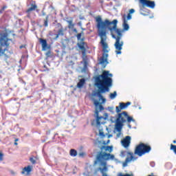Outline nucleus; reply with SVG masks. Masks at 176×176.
Masks as SVG:
<instances>
[{
    "label": "nucleus",
    "mask_w": 176,
    "mask_h": 176,
    "mask_svg": "<svg viewBox=\"0 0 176 176\" xmlns=\"http://www.w3.org/2000/svg\"><path fill=\"white\" fill-rule=\"evenodd\" d=\"M170 151H173L174 153L176 155V145L173 144H170Z\"/></svg>",
    "instance_id": "24"
},
{
    "label": "nucleus",
    "mask_w": 176,
    "mask_h": 176,
    "mask_svg": "<svg viewBox=\"0 0 176 176\" xmlns=\"http://www.w3.org/2000/svg\"><path fill=\"white\" fill-rule=\"evenodd\" d=\"M14 145H18L17 142H14Z\"/></svg>",
    "instance_id": "38"
},
{
    "label": "nucleus",
    "mask_w": 176,
    "mask_h": 176,
    "mask_svg": "<svg viewBox=\"0 0 176 176\" xmlns=\"http://www.w3.org/2000/svg\"><path fill=\"white\" fill-rule=\"evenodd\" d=\"M110 159L113 160V159H115V155L111 153H107L102 150L96 155L97 162L100 163L103 167H107V161L109 160Z\"/></svg>",
    "instance_id": "4"
},
{
    "label": "nucleus",
    "mask_w": 176,
    "mask_h": 176,
    "mask_svg": "<svg viewBox=\"0 0 176 176\" xmlns=\"http://www.w3.org/2000/svg\"><path fill=\"white\" fill-rule=\"evenodd\" d=\"M2 13H3V10H2V9L0 10V14H2Z\"/></svg>",
    "instance_id": "35"
},
{
    "label": "nucleus",
    "mask_w": 176,
    "mask_h": 176,
    "mask_svg": "<svg viewBox=\"0 0 176 176\" xmlns=\"http://www.w3.org/2000/svg\"><path fill=\"white\" fill-rule=\"evenodd\" d=\"M100 135H104V133L100 132Z\"/></svg>",
    "instance_id": "36"
},
{
    "label": "nucleus",
    "mask_w": 176,
    "mask_h": 176,
    "mask_svg": "<svg viewBox=\"0 0 176 176\" xmlns=\"http://www.w3.org/2000/svg\"><path fill=\"white\" fill-rule=\"evenodd\" d=\"M72 30L73 32H75L76 34H78V30H76V28H73Z\"/></svg>",
    "instance_id": "30"
},
{
    "label": "nucleus",
    "mask_w": 176,
    "mask_h": 176,
    "mask_svg": "<svg viewBox=\"0 0 176 176\" xmlns=\"http://www.w3.org/2000/svg\"><path fill=\"white\" fill-rule=\"evenodd\" d=\"M70 156H73V157H75L76 156H78V151H76V150L72 148L70 150Z\"/></svg>",
    "instance_id": "22"
},
{
    "label": "nucleus",
    "mask_w": 176,
    "mask_h": 176,
    "mask_svg": "<svg viewBox=\"0 0 176 176\" xmlns=\"http://www.w3.org/2000/svg\"><path fill=\"white\" fill-rule=\"evenodd\" d=\"M45 56L46 57L49 58V57H52V51H48L45 53Z\"/></svg>",
    "instance_id": "27"
},
{
    "label": "nucleus",
    "mask_w": 176,
    "mask_h": 176,
    "mask_svg": "<svg viewBox=\"0 0 176 176\" xmlns=\"http://www.w3.org/2000/svg\"><path fill=\"white\" fill-rule=\"evenodd\" d=\"M151 149H152L151 146L140 143L135 147V155H138V156L140 157L143 156V155H145L146 153H149Z\"/></svg>",
    "instance_id": "7"
},
{
    "label": "nucleus",
    "mask_w": 176,
    "mask_h": 176,
    "mask_svg": "<svg viewBox=\"0 0 176 176\" xmlns=\"http://www.w3.org/2000/svg\"><path fill=\"white\" fill-rule=\"evenodd\" d=\"M122 21H123V29L124 30V31H128L129 28H130V27L129 26V24L127 23V18L126 17V14H124L122 16Z\"/></svg>",
    "instance_id": "12"
},
{
    "label": "nucleus",
    "mask_w": 176,
    "mask_h": 176,
    "mask_svg": "<svg viewBox=\"0 0 176 176\" xmlns=\"http://www.w3.org/2000/svg\"><path fill=\"white\" fill-rule=\"evenodd\" d=\"M44 27H49V15H47L44 20Z\"/></svg>",
    "instance_id": "23"
},
{
    "label": "nucleus",
    "mask_w": 176,
    "mask_h": 176,
    "mask_svg": "<svg viewBox=\"0 0 176 176\" xmlns=\"http://www.w3.org/2000/svg\"><path fill=\"white\" fill-rule=\"evenodd\" d=\"M134 159V156L133 155V153L129 152L127 153V157L125 160V163H129V162H131Z\"/></svg>",
    "instance_id": "17"
},
{
    "label": "nucleus",
    "mask_w": 176,
    "mask_h": 176,
    "mask_svg": "<svg viewBox=\"0 0 176 176\" xmlns=\"http://www.w3.org/2000/svg\"><path fill=\"white\" fill-rule=\"evenodd\" d=\"M131 102H127L126 103L124 102H120V107L117 106L116 107V112L117 113H119L120 112H122V109H126L129 107V105H131Z\"/></svg>",
    "instance_id": "9"
},
{
    "label": "nucleus",
    "mask_w": 176,
    "mask_h": 176,
    "mask_svg": "<svg viewBox=\"0 0 176 176\" xmlns=\"http://www.w3.org/2000/svg\"><path fill=\"white\" fill-rule=\"evenodd\" d=\"M142 6L143 8H145V6H146V8H150V9H155V6H156V4L153 1L144 0L142 3Z\"/></svg>",
    "instance_id": "10"
},
{
    "label": "nucleus",
    "mask_w": 176,
    "mask_h": 176,
    "mask_svg": "<svg viewBox=\"0 0 176 176\" xmlns=\"http://www.w3.org/2000/svg\"><path fill=\"white\" fill-rule=\"evenodd\" d=\"M85 82L86 80H85V78H81L77 84V87H78V89H81V87H83V85H85Z\"/></svg>",
    "instance_id": "19"
},
{
    "label": "nucleus",
    "mask_w": 176,
    "mask_h": 176,
    "mask_svg": "<svg viewBox=\"0 0 176 176\" xmlns=\"http://www.w3.org/2000/svg\"><path fill=\"white\" fill-rule=\"evenodd\" d=\"M78 155H79L80 157H83V156H85V155H86V153L81 152V153H79Z\"/></svg>",
    "instance_id": "29"
},
{
    "label": "nucleus",
    "mask_w": 176,
    "mask_h": 176,
    "mask_svg": "<svg viewBox=\"0 0 176 176\" xmlns=\"http://www.w3.org/2000/svg\"><path fill=\"white\" fill-rule=\"evenodd\" d=\"M134 12H135V10L133 8L129 10V12L128 13L127 16L126 15V20H131L132 19L131 14H133Z\"/></svg>",
    "instance_id": "20"
},
{
    "label": "nucleus",
    "mask_w": 176,
    "mask_h": 176,
    "mask_svg": "<svg viewBox=\"0 0 176 176\" xmlns=\"http://www.w3.org/2000/svg\"><path fill=\"white\" fill-rule=\"evenodd\" d=\"M47 71H49V69H47Z\"/></svg>",
    "instance_id": "41"
},
{
    "label": "nucleus",
    "mask_w": 176,
    "mask_h": 176,
    "mask_svg": "<svg viewBox=\"0 0 176 176\" xmlns=\"http://www.w3.org/2000/svg\"><path fill=\"white\" fill-rule=\"evenodd\" d=\"M38 41L42 46L43 50H46V49L47 48V41L42 38H38Z\"/></svg>",
    "instance_id": "13"
},
{
    "label": "nucleus",
    "mask_w": 176,
    "mask_h": 176,
    "mask_svg": "<svg viewBox=\"0 0 176 176\" xmlns=\"http://www.w3.org/2000/svg\"><path fill=\"white\" fill-rule=\"evenodd\" d=\"M144 1H145V0H139L140 3H141V4H142Z\"/></svg>",
    "instance_id": "34"
},
{
    "label": "nucleus",
    "mask_w": 176,
    "mask_h": 176,
    "mask_svg": "<svg viewBox=\"0 0 176 176\" xmlns=\"http://www.w3.org/2000/svg\"><path fill=\"white\" fill-rule=\"evenodd\" d=\"M96 21V28L98 30V36L100 38V45L102 48V55L100 58V64H108V57L109 53V47L107 43V32L110 31L111 35L113 39H116L114 47L116 48V54H122V49H123V41L122 39V30L118 28V20L114 19L112 21L109 19L102 20L101 16L95 17Z\"/></svg>",
    "instance_id": "1"
},
{
    "label": "nucleus",
    "mask_w": 176,
    "mask_h": 176,
    "mask_svg": "<svg viewBox=\"0 0 176 176\" xmlns=\"http://www.w3.org/2000/svg\"><path fill=\"white\" fill-rule=\"evenodd\" d=\"M85 34L83 32L81 33H78L76 35L77 40L79 41V42L77 43V46L80 50L82 52V61L84 63V68L87 67V65L89 64L87 63V56L86 55V47H87V43L85 42Z\"/></svg>",
    "instance_id": "3"
},
{
    "label": "nucleus",
    "mask_w": 176,
    "mask_h": 176,
    "mask_svg": "<svg viewBox=\"0 0 176 176\" xmlns=\"http://www.w3.org/2000/svg\"><path fill=\"white\" fill-rule=\"evenodd\" d=\"M67 21V23H68V28H69V30H73L74 27H75V24H74V23H73V19H72V18H71L70 20H67V21Z\"/></svg>",
    "instance_id": "18"
},
{
    "label": "nucleus",
    "mask_w": 176,
    "mask_h": 176,
    "mask_svg": "<svg viewBox=\"0 0 176 176\" xmlns=\"http://www.w3.org/2000/svg\"><path fill=\"white\" fill-rule=\"evenodd\" d=\"M17 141H19V139H15V142H17Z\"/></svg>",
    "instance_id": "37"
},
{
    "label": "nucleus",
    "mask_w": 176,
    "mask_h": 176,
    "mask_svg": "<svg viewBox=\"0 0 176 176\" xmlns=\"http://www.w3.org/2000/svg\"><path fill=\"white\" fill-rule=\"evenodd\" d=\"M131 142V137L130 136H126L125 138H124L121 141V144L124 148H129L130 146V144Z\"/></svg>",
    "instance_id": "11"
},
{
    "label": "nucleus",
    "mask_w": 176,
    "mask_h": 176,
    "mask_svg": "<svg viewBox=\"0 0 176 176\" xmlns=\"http://www.w3.org/2000/svg\"><path fill=\"white\" fill-rule=\"evenodd\" d=\"M30 162L32 164H36V160H38V157L32 156L30 157Z\"/></svg>",
    "instance_id": "21"
},
{
    "label": "nucleus",
    "mask_w": 176,
    "mask_h": 176,
    "mask_svg": "<svg viewBox=\"0 0 176 176\" xmlns=\"http://www.w3.org/2000/svg\"><path fill=\"white\" fill-rule=\"evenodd\" d=\"M27 14H28L27 17L28 19H31V12H29V13H27Z\"/></svg>",
    "instance_id": "31"
},
{
    "label": "nucleus",
    "mask_w": 176,
    "mask_h": 176,
    "mask_svg": "<svg viewBox=\"0 0 176 176\" xmlns=\"http://www.w3.org/2000/svg\"><path fill=\"white\" fill-rule=\"evenodd\" d=\"M173 144H176V140H173Z\"/></svg>",
    "instance_id": "39"
},
{
    "label": "nucleus",
    "mask_w": 176,
    "mask_h": 176,
    "mask_svg": "<svg viewBox=\"0 0 176 176\" xmlns=\"http://www.w3.org/2000/svg\"><path fill=\"white\" fill-rule=\"evenodd\" d=\"M30 8H29L25 12L26 13H31V12H34L36 9L38 8V6H36V3H35V1H34L33 3L30 4Z\"/></svg>",
    "instance_id": "14"
},
{
    "label": "nucleus",
    "mask_w": 176,
    "mask_h": 176,
    "mask_svg": "<svg viewBox=\"0 0 176 176\" xmlns=\"http://www.w3.org/2000/svg\"><path fill=\"white\" fill-rule=\"evenodd\" d=\"M42 16H46V12L45 11H42Z\"/></svg>",
    "instance_id": "33"
},
{
    "label": "nucleus",
    "mask_w": 176,
    "mask_h": 176,
    "mask_svg": "<svg viewBox=\"0 0 176 176\" xmlns=\"http://www.w3.org/2000/svg\"><path fill=\"white\" fill-rule=\"evenodd\" d=\"M8 33L0 34V56L5 54V52L9 50L10 44L8 43Z\"/></svg>",
    "instance_id": "5"
},
{
    "label": "nucleus",
    "mask_w": 176,
    "mask_h": 176,
    "mask_svg": "<svg viewBox=\"0 0 176 176\" xmlns=\"http://www.w3.org/2000/svg\"><path fill=\"white\" fill-rule=\"evenodd\" d=\"M57 25L59 30H58L57 33L55 34V37L54 38V41H57L58 38H60V36H64V32L65 31L61 23H57Z\"/></svg>",
    "instance_id": "8"
},
{
    "label": "nucleus",
    "mask_w": 176,
    "mask_h": 176,
    "mask_svg": "<svg viewBox=\"0 0 176 176\" xmlns=\"http://www.w3.org/2000/svg\"><path fill=\"white\" fill-rule=\"evenodd\" d=\"M103 149H104L106 152H109V153H111L113 149V147L112 146H102L100 151H102Z\"/></svg>",
    "instance_id": "16"
},
{
    "label": "nucleus",
    "mask_w": 176,
    "mask_h": 176,
    "mask_svg": "<svg viewBox=\"0 0 176 176\" xmlns=\"http://www.w3.org/2000/svg\"><path fill=\"white\" fill-rule=\"evenodd\" d=\"M112 74H109L108 71H104L102 74L96 78L95 85L98 87V91L91 94V100L94 105H95V115L96 118V124L100 126L105 118L103 116H99L100 111H104V106L100 102L102 100V102H105L106 100L102 96V93L109 91V87L112 86Z\"/></svg>",
    "instance_id": "2"
},
{
    "label": "nucleus",
    "mask_w": 176,
    "mask_h": 176,
    "mask_svg": "<svg viewBox=\"0 0 176 176\" xmlns=\"http://www.w3.org/2000/svg\"><path fill=\"white\" fill-rule=\"evenodd\" d=\"M116 96V91H115L113 93L110 94V98H111V100H113V98H115Z\"/></svg>",
    "instance_id": "26"
},
{
    "label": "nucleus",
    "mask_w": 176,
    "mask_h": 176,
    "mask_svg": "<svg viewBox=\"0 0 176 176\" xmlns=\"http://www.w3.org/2000/svg\"><path fill=\"white\" fill-rule=\"evenodd\" d=\"M3 161V153L2 151H0V162Z\"/></svg>",
    "instance_id": "28"
},
{
    "label": "nucleus",
    "mask_w": 176,
    "mask_h": 176,
    "mask_svg": "<svg viewBox=\"0 0 176 176\" xmlns=\"http://www.w3.org/2000/svg\"><path fill=\"white\" fill-rule=\"evenodd\" d=\"M44 68H46V65H44Z\"/></svg>",
    "instance_id": "40"
},
{
    "label": "nucleus",
    "mask_w": 176,
    "mask_h": 176,
    "mask_svg": "<svg viewBox=\"0 0 176 176\" xmlns=\"http://www.w3.org/2000/svg\"><path fill=\"white\" fill-rule=\"evenodd\" d=\"M8 8V6H4L2 7L1 10L4 12L5 9H6Z\"/></svg>",
    "instance_id": "32"
},
{
    "label": "nucleus",
    "mask_w": 176,
    "mask_h": 176,
    "mask_svg": "<svg viewBox=\"0 0 176 176\" xmlns=\"http://www.w3.org/2000/svg\"><path fill=\"white\" fill-rule=\"evenodd\" d=\"M31 171H32V166L28 165V166L23 168L21 174L24 175L25 173H27V174H30Z\"/></svg>",
    "instance_id": "15"
},
{
    "label": "nucleus",
    "mask_w": 176,
    "mask_h": 176,
    "mask_svg": "<svg viewBox=\"0 0 176 176\" xmlns=\"http://www.w3.org/2000/svg\"><path fill=\"white\" fill-rule=\"evenodd\" d=\"M133 120H134L133 119V117H131L129 116V114H127L126 121L128 122V123H131V122H133Z\"/></svg>",
    "instance_id": "25"
},
{
    "label": "nucleus",
    "mask_w": 176,
    "mask_h": 176,
    "mask_svg": "<svg viewBox=\"0 0 176 176\" xmlns=\"http://www.w3.org/2000/svg\"><path fill=\"white\" fill-rule=\"evenodd\" d=\"M127 120V113L126 111H123L122 113H119L118 118L116 120V129L117 131H122V128L123 127V123H126Z\"/></svg>",
    "instance_id": "6"
}]
</instances>
